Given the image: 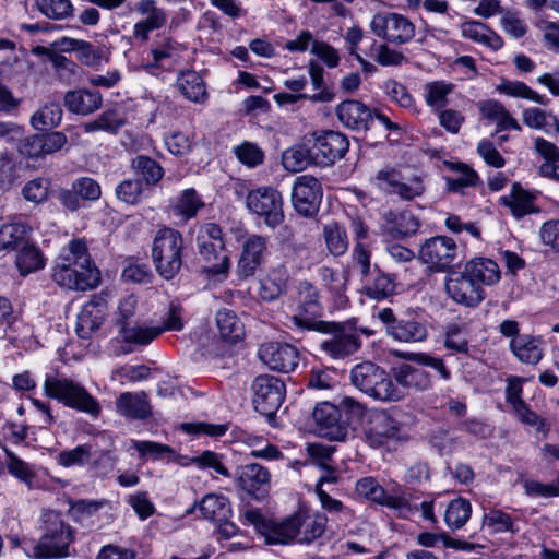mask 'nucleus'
<instances>
[{"mask_svg": "<svg viewBox=\"0 0 559 559\" xmlns=\"http://www.w3.org/2000/svg\"><path fill=\"white\" fill-rule=\"evenodd\" d=\"M51 278L59 286L72 290L93 289L99 284V271L84 239H73L61 250L55 260Z\"/></svg>", "mask_w": 559, "mask_h": 559, "instance_id": "nucleus-1", "label": "nucleus"}, {"mask_svg": "<svg viewBox=\"0 0 559 559\" xmlns=\"http://www.w3.org/2000/svg\"><path fill=\"white\" fill-rule=\"evenodd\" d=\"M44 534L36 544L31 545L27 555L34 559H59L70 555L69 547L74 532L61 514L56 511L43 513Z\"/></svg>", "mask_w": 559, "mask_h": 559, "instance_id": "nucleus-2", "label": "nucleus"}, {"mask_svg": "<svg viewBox=\"0 0 559 559\" xmlns=\"http://www.w3.org/2000/svg\"><path fill=\"white\" fill-rule=\"evenodd\" d=\"M47 397L62 403L64 406L85 413L91 417H98L102 412L100 404L80 383L64 377L48 374L43 384Z\"/></svg>", "mask_w": 559, "mask_h": 559, "instance_id": "nucleus-3", "label": "nucleus"}, {"mask_svg": "<svg viewBox=\"0 0 559 559\" xmlns=\"http://www.w3.org/2000/svg\"><path fill=\"white\" fill-rule=\"evenodd\" d=\"M352 383L365 394L380 401H397L403 393L396 388L390 374L371 361L353 367Z\"/></svg>", "mask_w": 559, "mask_h": 559, "instance_id": "nucleus-4", "label": "nucleus"}, {"mask_svg": "<svg viewBox=\"0 0 559 559\" xmlns=\"http://www.w3.org/2000/svg\"><path fill=\"white\" fill-rule=\"evenodd\" d=\"M183 239L173 228H160L152 243V258L157 273L165 280L174 278L182 265Z\"/></svg>", "mask_w": 559, "mask_h": 559, "instance_id": "nucleus-5", "label": "nucleus"}, {"mask_svg": "<svg viewBox=\"0 0 559 559\" xmlns=\"http://www.w3.org/2000/svg\"><path fill=\"white\" fill-rule=\"evenodd\" d=\"M197 245L198 252L205 262L204 271L211 275L225 276L230 267V260L225 252L221 227L213 223L202 225L197 236Z\"/></svg>", "mask_w": 559, "mask_h": 559, "instance_id": "nucleus-6", "label": "nucleus"}, {"mask_svg": "<svg viewBox=\"0 0 559 559\" xmlns=\"http://www.w3.org/2000/svg\"><path fill=\"white\" fill-rule=\"evenodd\" d=\"M311 330L326 335L320 343V349L333 359H344L361 346L359 334L349 324L320 321Z\"/></svg>", "mask_w": 559, "mask_h": 559, "instance_id": "nucleus-7", "label": "nucleus"}, {"mask_svg": "<svg viewBox=\"0 0 559 559\" xmlns=\"http://www.w3.org/2000/svg\"><path fill=\"white\" fill-rule=\"evenodd\" d=\"M248 210L263 218L270 228L280 226L284 221L283 198L271 187H259L251 190L246 199Z\"/></svg>", "mask_w": 559, "mask_h": 559, "instance_id": "nucleus-8", "label": "nucleus"}, {"mask_svg": "<svg viewBox=\"0 0 559 559\" xmlns=\"http://www.w3.org/2000/svg\"><path fill=\"white\" fill-rule=\"evenodd\" d=\"M252 391L255 411L272 419L285 399L284 382L273 376H259L252 383Z\"/></svg>", "mask_w": 559, "mask_h": 559, "instance_id": "nucleus-9", "label": "nucleus"}, {"mask_svg": "<svg viewBox=\"0 0 559 559\" xmlns=\"http://www.w3.org/2000/svg\"><path fill=\"white\" fill-rule=\"evenodd\" d=\"M444 290L452 301L467 308L477 307L486 297L484 288L474 282L464 267L445 275Z\"/></svg>", "mask_w": 559, "mask_h": 559, "instance_id": "nucleus-10", "label": "nucleus"}, {"mask_svg": "<svg viewBox=\"0 0 559 559\" xmlns=\"http://www.w3.org/2000/svg\"><path fill=\"white\" fill-rule=\"evenodd\" d=\"M372 33L389 43L403 45L415 36L414 24L399 13H378L370 22Z\"/></svg>", "mask_w": 559, "mask_h": 559, "instance_id": "nucleus-11", "label": "nucleus"}, {"mask_svg": "<svg viewBox=\"0 0 559 559\" xmlns=\"http://www.w3.org/2000/svg\"><path fill=\"white\" fill-rule=\"evenodd\" d=\"M377 318L385 325V331L393 340L403 343L424 342L428 337V329L425 322L415 318L397 319L391 308H382L377 312Z\"/></svg>", "mask_w": 559, "mask_h": 559, "instance_id": "nucleus-12", "label": "nucleus"}, {"mask_svg": "<svg viewBox=\"0 0 559 559\" xmlns=\"http://www.w3.org/2000/svg\"><path fill=\"white\" fill-rule=\"evenodd\" d=\"M362 429L366 441L373 448L382 447L401 436L400 423L384 411L366 413Z\"/></svg>", "mask_w": 559, "mask_h": 559, "instance_id": "nucleus-13", "label": "nucleus"}, {"mask_svg": "<svg viewBox=\"0 0 559 559\" xmlns=\"http://www.w3.org/2000/svg\"><path fill=\"white\" fill-rule=\"evenodd\" d=\"M321 200L322 187L316 177L302 175L296 178L292 202L297 213L306 217L313 216L319 211Z\"/></svg>", "mask_w": 559, "mask_h": 559, "instance_id": "nucleus-14", "label": "nucleus"}, {"mask_svg": "<svg viewBox=\"0 0 559 559\" xmlns=\"http://www.w3.org/2000/svg\"><path fill=\"white\" fill-rule=\"evenodd\" d=\"M457 247L452 238L437 236L426 240L419 250V260L430 270L442 272L455 260Z\"/></svg>", "mask_w": 559, "mask_h": 559, "instance_id": "nucleus-15", "label": "nucleus"}, {"mask_svg": "<svg viewBox=\"0 0 559 559\" xmlns=\"http://www.w3.org/2000/svg\"><path fill=\"white\" fill-rule=\"evenodd\" d=\"M259 357L270 369L280 372L293 371L299 360V354L296 347L278 342L262 344L259 348Z\"/></svg>", "mask_w": 559, "mask_h": 559, "instance_id": "nucleus-16", "label": "nucleus"}, {"mask_svg": "<svg viewBox=\"0 0 559 559\" xmlns=\"http://www.w3.org/2000/svg\"><path fill=\"white\" fill-rule=\"evenodd\" d=\"M319 433L323 437L344 441L348 435V428L341 423V412L337 406L329 402L318 403L312 413Z\"/></svg>", "mask_w": 559, "mask_h": 559, "instance_id": "nucleus-17", "label": "nucleus"}, {"mask_svg": "<svg viewBox=\"0 0 559 559\" xmlns=\"http://www.w3.org/2000/svg\"><path fill=\"white\" fill-rule=\"evenodd\" d=\"M266 247V238L260 235H251L243 241L236 267V274L240 280H247L255 274L262 264Z\"/></svg>", "mask_w": 559, "mask_h": 559, "instance_id": "nucleus-18", "label": "nucleus"}, {"mask_svg": "<svg viewBox=\"0 0 559 559\" xmlns=\"http://www.w3.org/2000/svg\"><path fill=\"white\" fill-rule=\"evenodd\" d=\"M297 289L304 316L294 314L288 318V321L296 328L311 330L318 323L313 318L319 316L321 310L318 289L308 281H301Z\"/></svg>", "mask_w": 559, "mask_h": 559, "instance_id": "nucleus-19", "label": "nucleus"}, {"mask_svg": "<svg viewBox=\"0 0 559 559\" xmlns=\"http://www.w3.org/2000/svg\"><path fill=\"white\" fill-rule=\"evenodd\" d=\"M109 510H111V504L106 499H81L75 501L70 508L71 515L76 522L92 527H100L109 522Z\"/></svg>", "mask_w": 559, "mask_h": 559, "instance_id": "nucleus-20", "label": "nucleus"}, {"mask_svg": "<svg viewBox=\"0 0 559 559\" xmlns=\"http://www.w3.org/2000/svg\"><path fill=\"white\" fill-rule=\"evenodd\" d=\"M107 302L100 296H93L78 314L76 333L81 338H88L99 329L106 316Z\"/></svg>", "mask_w": 559, "mask_h": 559, "instance_id": "nucleus-21", "label": "nucleus"}, {"mask_svg": "<svg viewBox=\"0 0 559 559\" xmlns=\"http://www.w3.org/2000/svg\"><path fill=\"white\" fill-rule=\"evenodd\" d=\"M270 480L271 475L267 468L255 463L240 467L237 475L239 487L257 499L266 495Z\"/></svg>", "mask_w": 559, "mask_h": 559, "instance_id": "nucleus-22", "label": "nucleus"}, {"mask_svg": "<svg viewBox=\"0 0 559 559\" xmlns=\"http://www.w3.org/2000/svg\"><path fill=\"white\" fill-rule=\"evenodd\" d=\"M338 120L346 127L356 131H366L373 121L371 109L359 100H345L336 107Z\"/></svg>", "mask_w": 559, "mask_h": 559, "instance_id": "nucleus-23", "label": "nucleus"}, {"mask_svg": "<svg viewBox=\"0 0 559 559\" xmlns=\"http://www.w3.org/2000/svg\"><path fill=\"white\" fill-rule=\"evenodd\" d=\"M479 114L483 119L489 120L496 124V132L506 130L522 131V127L515 118L509 112L503 104L496 99H486L477 103Z\"/></svg>", "mask_w": 559, "mask_h": 559, "instance_id": "nucleus-24", "label": "nucleus"}, {"mask_svg": "<svg viewBox=\"0 0 559 559\" xmlns=\"http://www.w3.org/2000/svg\"><path fill=\"white\" fill-rule=\"evenodd\" d=\"M319 164L332 165L344 157L349 147L347 138L336 131H320Z\"/></svg>", "mask_w": 559, "mask_h": 559, "instance_id": "nucleus-25", "label": "nucleus"}, {"mask_svg": "<svg viewBox=\"0 0 559 559\" xmlns=\"http://www.w3.org/2000/svg\"><path fill=\"white\" fill-rule=\"evenodd\" d=\"M356 491L359 496L391 509L402 510L408 506V501L404 497L388 495L372 477L359 479L356 483Z\"/></svg>", "mask_w": 559, "mask_h": 559, "instance_id": "nucleus-26", "label": "nucleus"}, {"mask_svg": "<svg viewBox=\"0 0 559 559\" xmlns=\"http://www.w3.org/2000/svg\"><path fill=\"white\" fill-rule=\"evenodd\" d=\"M460 29L463 38L486 46L492 50H500L504 45L502 37L480 21H465L460 25Z\"/></svg>", "mask_w": 559, "mask_h": 559, "instance_id": "nucleus-27", "label": "nucleus"}, {"mask_svg": "<svg viewBox=\"0 0 559 559\" xmlns=\"http://www.w3.org/2000/svg\"><path fill=\"white\" fill-rule=\"evenodd\" d=\"M543 340L539 336L521 334L509 343L510 350L519 361L527 365H536L544 356Z\"/></svg>", "mask_w": 559, "mask_h": 559, "instance_id": "nucleus-28", "label": "nucleus"}, {"mask_svg": "<svg viewBox=\"0 0 559 559\" xmlns=\"http://www.w3.org/2000/svg\"><path fill=\"white\" fill-rule=\"evenodd\" d=\"M63 103L69 111L86 116L100 108L103 97L97 91L79 88L67 92Z\"/></svg>", "mask_w": 559, "mask_h": 559, "instance_id": "nucleus-29", "label": "nucleus"}, {"mask_svg": "<svg viewBox=\"0 0 559 559\" xmlns=\"http://www.w3.org/2000/svg\"><path fill=\"white\" fill-rule=\"evenodd\" d=\"M159 335L160 331L157 330L156 326L130 325L120 322L119 336L127 345H121L119 348L115 349V354H129L132 352L129 345H147Z\"/></svg>", "mask_w": 559, "mask_h": 559, "instance_id": "nucleus-30", "label": "nucleus"}, {"mask_svg": "<svg viewBox=\"0 0 559 559\" xmlns=\"http://www.w3.org/2000/svg\"><path fill=\"white\" fill-rule=\"evenodd\" d=\"M200 515L210 522L225 521L233 514L231 506L227 497L218 493L205 495L195 506Z\"/></svg>", "mask_w": 559, "mask_h": 559, "instance_id": "nucleus-31", "label": "nucleus"}, {"mask_svg": "<svg viewBox=\"0 0 559 559\" xmlns=\"http://www.w3.org/2000/svg\"><path fill=\"white\" fill-rule=\"evenodd\" d=\"M464 269L475 283L483 286H492L500 281L501 272L498 264L487 258H475L464 264Z\"/></svg>", "mask_w": 559, "mask_h": 559, "instance_id": "nucleus-32", "label": "nucleus"}, {"mask_svg": "<svg viewBox=\"0 0 559 559\" xmlns=\"http://www.w3.org/2000/svg\"><path fill=\"white\" fill-rule=\"evenodd\" d=\"M116 409L120 415L133 419H144L151 414V406L144 392L121 393L116 401Z\"/></svg>", "mask_w": 559, "mask_h": 559, "instance_id": "nucleus-33", "label": "nucleus"}, {"mask_svg": "<svg viewBox=\"0 0 559 559\" xmlns=\"http://www.w3.org/2000/svg\"><path fill=\"white\" fill-rule=\"evenodd\" d=\"M289 273L285 266L273 269L260 281L259 296L265 301H273L287 292Z\"/></svg>", "mask_w": 559, "mask_h": 559, "instance_id": "nucleus-34", "label": "nucleus"}, {"mask_svg": "<svg viewBox=\"0 0 559 559\" xmlns=\"http://www.w3.org/2000/svg\"><path fill=\"white\" fill-rule=\"evenodd\" d=\"M501 204L508 206L516 218L535 213L534 197L519 183H513L508 195L500 198Z\"/></svg>", "mask_w": 559, "mask_h": 559, "instance_id": "nucleus-35", "label": "nucleus"}, {"mask_svg": "<svg viewBox=\"0 0 559 559\" xmlns=\"http://www.w3.org/2000/svg\"><path fill=\"white\" fill-rule=\"evenodd\" d=\"M177 87L187 99L194 103H202L207 97L202 76L193 70L182 71L178 75Z\"/></svg>", "mask_w": 559, "mask_h": 559, "instance_id": "nucleus-36", "label": "nucleus"}, {"mask_svg": "<svg viewBox=\"0 0 559 559\" xmlns=\"http://www.w3.org/2000/svg\"><path fill=\"white\" fill-rule=\"evenodd\" d=\"M216 325L219 336L226 342L236 343L245 335V326L233 310H218Z\"/></svg>", "mask_w": 559, "mask_h": 559, "instance_id": "nucleus-37", "label": "nucleus"}, {"mask_svg": "<svg viewBox=\"0 0 559 559\" xmlns=\"http://www.w3.org/2000/svg\"><path fill=\"white\" fill-rule=\"evenodd\" d=\"M394 380L403 388L425 391L430 386V377L423 370L403 364L394 369Z\"/></svg>", "mask_w": 559, "mask_h": 559, "instance_id": "nucleus-38", "label": "nucleus"}, {"mask_svg": "<svg viewBox=\"0 0 559 559\" xmlns=\"http://www.w3.org/2000/svg\"><path fill=\"white\" fill-rule=\"evenodd\" d=\"M298 535V518L292 516L284 522H270L264 527L263 536L267 544H288L293 540L297 542Z\"/></svg>", "mask_w": 559, "mask_h": 559, "instance_id": "nucleus-39", "label": "nucleus"}, {"mask_svg": "<svg viewBox=\"0 0 559 559\" xmlns=\"http://www.w3.org/2000/svg\"><path fill=\"white\" fill-rule=\"evenodd\" d=\"M385 229L393 237H407L414 235L420 224L418 218L411 212L388 213L385 215Z\"/></svg>", "mask_w": 559, "mask_h": 559, "instance_id": "nucleus-40", "label": "nucleus"}, {"mask_svg": "<svg viewBox=\"0 0 559 559\" xmlns=\"http://www.w3.org/2000/svg\"><path fill=\"white\" fill-rule=\"evenodd\" d=\"M204 206V202L193 188L186 189L171 203V211L175 216L182 221L193 218L199 210Z\"/></svg>", "mask_w": 559, "mask_h": 559, "instance_id": "nucleus-41", "label": "nucleus"}, {"mask_svg": "<svg viewBox=\"0 0 559 559\" xmlns=\"http://www.w3.org/2000/svg\"><path fill=\"white\" fill-rule=\"evenodd\" d=\"M126 124V117L116 109H109L100 114L96 119L85 122L82 129L86 133L107 132L116 134Z\"/></svg>", "mask_w": 559, "mask_h": 559, "instance_id": "nucleus-42", "label": "nucleus"}, {"mask_svg": "<svg viewBox=\"0 0 559 559\" xmlns=\"http://www.w3.org/2000/svg\"><path fill=\"white\" fill-rule=\"evenodd\" d=\"M298 518V535L297 543L310 544L317 538L321 537L326 528V518L323 514L317 513L306 519Z\"/></svg>", "mask_w": 559, "mask_h": 559, "instance_id": "nucleus-43", "label": "nucleus"}, {"mask_svg": "<svg viewBox=\"0 0 559 559\" xmlns=\"http://www.w3.org/2000/svg\"><path fill=\"white\" fill-rule=\"evenodd\" d=\"M32 228L23 222H10L0 227V251L14 250L24 242Z\"/></svg>", "mask_w": 559, "mask_h": 559, "instance_id": "nucleus-44", "label": "nucleus"}, {"mask_svg": "<svg viewBox=\"0 0 559 559\" xmlns=\"http://www.w3.org/2000/svg\"><path fill=\"white\" fill-rule=\"evenodd\" d=\"M319 274L321 276L324 286L332 294L335 302L338 306H344L347 302L345 296L347 275L345 272H337L330 267L323 266L320 269Z\"/></svg>", "mask_w": 559, "mask_h": 559, "instance_id": "nucleus-45", "label": "nucleus"}, {"mask_svg": "<svg viewBox=\"0 0 559 559\" xmlns=\"http://www.w3.org/2000/svg\"><path fill=\"white\" fill-rule=\"evenodd\" d=\"M453 84L445 81H432L424 85V98L428 107L438 111L448 104V96L453 91Z\"/></svg>", "mask_w": 559, "mask_h": 559, "instance_id": "nucleus-46", "label": "nucleus"}, {"mask_svg": "<svg viewBox=\"0 0 559 559\" xmlns=\"http://www.w3.org/2000/svg\"><path fill=\"white\" fill-rule=\"evenodd\" d=\"M522 120L526 127L546 132L559 128V121L554 114L537 107L525 108L522 111Z\"/></svg>", "mask_w": 559, "mask_h": 559, "instance_id": "nucleus-47", "label": "nucleus"}, {"mask_svg": "<svg viewBox=\"0 0 559 559\" xmlns=\"http://www.w3.org/2000/svg\"><path fill=\"white\" fill-rule=\"evenodd\" d=\"M323 237L328 251L335 255H343L348 248V238L345 228L338 223L331 222L323 227Z\"/></svg>", "mask_w": 559, "mask_h": 559, "instance_id": "nucleus-48", "label": "nucleus"}, {"mask_svg": "<svg viewBox=\"0 0 559 559\" xmlns=\"http://www.w3.org/2000/svg\"><path fill=\"white\" fill-rule=\"evenodd\" d=\"M472 514L468 500L459 498L452 500L444 512V522L451 530H459L465 525Z\"/></svg>", "mask_w": 559, "mask_h": 559, "instance_id": "nucleus-49", "label": "nucleus"}, {"mask_svg": "<svg viewBox=\"0 0 559 559\" xmlns=\"http://www.w3.org/2000/svg\"><path fill=\"white\" fill-rule=\"evenodd\" d=\"M310 156L311 154H309L308 148H306L300 141L283 152L282 164L286 170L298 173L312 165Z\"/></svg>", "mask_w": 559, "mask_h": 559, "instance_id": "nucleus-50", "label": "nucleus"}, {"mask_svg": "<svg viewBox=\"0 0 559 559\" xmlns=\"http://www.w3.org/2000/svg\"><path fill=\"white\" fill-rule=\"evenodd\" d=\"M496 90L500 94L507 95L509 97L527 99L542 105L546 104L545 96L539 95L537 92L521 81L503 80L496 86Z\"/></svg>", "mask_w": 559, "mask_h": 559, "instance_id": "nucleus-51", "label": "nucleus"}, {"mask_svg": "<svg viewBox=\"0 0 559 559\" xmlns=\"http://www.w3.org/2000/svg\"><path fill=\"white\" fill-rule=\"evenodd\" d=\"M132 168L140 175L146 186L156 185L164 176L162 166L148 156H136L132 159Z\"/></svg>", "mask_w": 559, "mask_h": 559, "instance_id": "nucleus-52", "label": "nucleus"}, {"mask_svg": "<svg viewBox=\"0 0 559 559\" xmlns=\"http://www.w3.org/2000/svg\"><path fill=\"white\" fill-rule=\"evenodd\" d=\"M62 119V109L58 104L50 103L36 110L31 124L36 130H47L57 127Z\"/></svg>", "mask_w": 559, "mask_h": 559, "instance_id": "nucleus-53", "label": "nucleus"}, {"mask_svg": "<svg viewBox=\"0 0 559 559\" xmlns=\"http://www.w3.org/2000/svg\"><path fill=\"white\" fill-rule=\"evenodd\" d=\"M35 8L46 17L51 20H64L73 14V5L70 0H34Z\"/></svg>", "mask_w": 559, "mask_h": 559, "instance_id": "nucleus-54", "label": "nucleus"}, {"mask_svg": "<svg viewBox=\"0 0 559 559\" xmlns=\"http://www.w3.org/2000/svg\"><path fill=\"white\" fill-rule=\"evenodd\" d=\"M93 455L92 445L85 443L61 451L57 456V462L63 467L83 466L91 462Z\"/></svg>", "mask_w": 559, "mask_h": 559, "instance_id": "nucleus-55", "label": "nucleus"}, {"mask_svg": "<svg viewBox=\"0 0 559 559\" xmlns=\"http://www.w3.org/2000/svg\"><path fill=\"white\" fill-rule=\"evenodd\" d=\"M2 449L7 456L5 465L9 473L20 481L24 483L28 488H32L35 473L31 469L29 465L17 457L7 447H2Z\"/></svg>", "mask_w": 559, "mask_h": 559, "instance_id": "nucleus-56", "label": "nucleus"}, {"mask_svg": "<svg viewBox=\"0 0 559 559\" xmlns=\"http://www.w3.org/2000/svg\"><path fill=\"white\" fill-rule=\"evenodd\" d=\"M16 266L22 275L44 267V258L34 246H24L16 255Z\"/></svg>", "mask_w": 559, "mask_h": 559, "instance_id": "nucleus-57", "label": "nucleus"}, {"mask_svg": "<svg viewBox=\"0 0 559 559\" xmlns=\"http://www.w3.org/2000/svg\"><path fill=\"white\" fill-rule=\"evenodd\" d=\"M243 442L251 448L250 455L262 460H278L282 457L280 449L260 436L247 435L243 438Z\"/></svg>", "mask_w": 559, "mask_h": 559, "instance_id": "nucleus-58", "label": "nucleus"}, {"mask_svg": "<svg viewBox=\"0 0 559 559\" xmlns=\"http://www.w3.org/2000/svg\"><path fill=\"white\" fill-rule=\"evenodd\" d=\"M233 152L238 162L248 168H254L264 160V152L255 143L249 141L236 145Z\"/></svg>", "mask_w": 559, "mask_h": 559, "instance_id": "nucleus-59", "label": "nucleus"}, {"mask_svg": "<svg viewBox=\"0 0 559 559\" xmlns=\"http://www.w3.org/2000/svg\"><path fill=\"white\" fill-rule=\"evenodd\" d=\"M484 526L493 534L516 531L512 518L498 509H490L484 514Z\"/></svg>", "mask_w": 559, "mask_h": 559, "instance_id": "nucleus-60", "label": "nucleus"}, {"mask_svg": "<svg viewBox=\"0 0 559 559\" xmlns=\"http://www.w3.org/2000/svg\"><path fill=\"white\" fill-rule=\"evenodd\" d=\"M400 179H402L400 170L393 167H384L370 178V185L381 192L393 194Z\"/></svg>", "mask_w": 559, "mask_h": 559, "instance_id": "nucleus-61", "label": "nucleus"}, {"mask_svg": "<svg viewBox=\"0 0 559 559\" xmlns=\"http://www.w3.org/2000/svg\"><path fill=\"white\" fill-rule=\"evenodd\" d=\"M308 72H309V76H310L313 88L319 91L318 93H316L311 96H308V99H310L312 102H323V103L333 100L334 94L323 87V85H324L323 68L319 63H317L314 61H310L309 66H308Z\"/></svg>", "mask_w": 559, "mask_h": 559, "instance_id": "nucleus-62", "label": "nucleus"}, {"mask_svg": "<svg viewBox=\"0 0 559 559\" xmlns=\"http://www.w3.org/2000/svg\"><path fill=\"white\" fill-rule=\"evenodd\" d=\"M143 193V181L141 179H126L116 187L117 198L126 204H138Z\"/></svg>", "mask_w": 559, "mask_h": 559, "instance_id": "nucleus-63", "label": "nucleus"}, {"mask_svg": "<svg viewBox=\"0 0 559 559\" xmlns=\"http://www.w3.org/2000/svg\"><path fill=\"white\" fill-rule=\"evenodd\" d=\"M535 27L543 33L544 46L548 50L559 53V21L538 19L535 22Z\"/></svg>", "mask_w": 559, "mask_h": 559, "instance_id": "nucleus-64", "label": "nucleus"}]
</instances>
